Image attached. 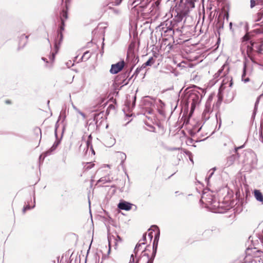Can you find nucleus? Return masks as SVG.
Segmentation results:
<instances>
[{
  "instance_id": "f257e3e1",
  "label": "nucleus",
  "mask_w": 263,
  "mask_h": 263,
  "mask_svg": "<svg viewBox=\"0 0 263 263\" xmlns=\"http://www.w3.org/2000/svg\"><path fill=\"white\" fill-rule=\"evenodd\" d=\"M142 254L141 258L136 260H135V254H132L129 263H139L142 260H144L146 263H153V259L149 258V255L144 251H142Z\"/></svg>"
},
{
  "instance_id": "f03ea898",
  "label": "nucleus",
  "mask_w": 263,
  "mask_h": 263,
  "mask_svg": "<svg viewBox=\"0 0 263 263\" xmlns=\"http://www.w3.org/2000/svg\"><path fill=\"white\" fill-rule=\"evenodd\" d=\"M124 65L125 63L124 61H121L115 64H112L111 66V68L109 71L112 74H116L122 70L124 66Z\"/></svg>"
},
{
  "instance_id": "7ed1b4c3",
  "label": "nucleus",
  "mask_w": 263,
  "mask_h": 263,
  "mask_svg": "<svg viewBox=\"0 0 263 263\" xmlns=\"http://www.w3.org/2000/svg\"><path fill=\"white\" fill-rule=\"evenodd\" d=\"M229 79L226 78L224 80H223V82L219 87L218 96L219 97V100H220L222 99V96L223 93V90L227 87L225 85L229 82Z\"/></svg>"
},
{
  "instance_id": "20e7f679",
  "label": "nucleus",
  "mask_w": 263,
  "mask_h": 263,
  "mask_svg": "<svg viewBox=\"0 0 263 263\" xmlns=\"http://www.w3.org/2000/svg\"><path fill=\"white\" fill-rule=\"evenodd\" d=\"M167 24H165V27L164 26V24H162V33L163 32L164 33H166L167 35L172 36L174 34V31L173 30L172 27L170 25L168 27H167Z\"/></svg>"
},
{
  "instance_id": "39448f33",
  "label": "nucleus",
  "mask_w": 263,
  "mask_h": 263,
  "mask_svg": "<svg viewBox=\"0 0 263 263\" xmlns=\"http://www.w3.org/2000/svg\"><path fill=\"white\" fill-rule=\"evenodd\" d=\"M118 208L121 210L128 211L132 208V204L126 201L121 202L118 204Z\"/></svg>"
},
{
  "instance_id": "423d86ee",
  "label": "nucleus",
  "mask_w": 263,
  "mask_h": 263,
  "mask_svg": "<svg viewBox=\"0 0 263 263\" xmlns=\"http://www.w3.org/2000/svg\"><path fill=\"white\" fill-rule=\"evenodd\" d=\"M59 144V141H55L52 146H51V147L48 151H47L44 154H43L44 155V158L50 155L51 153L57 148Z\"/></svg>"
},
{
  "instance_id": "0eeeda50",
  "label": "nucleus",
  "mask_w": 263,
  "mask_h": 263,
  "mask_svg": "<svg viewBox=\"0 0 263 263\" xmlns=\"http://www.w3.org/2000/svg\"><path fill=\"white\" fill-rule=\"evenodd\" d=\"M236 156L235 155H232L227 158V161L225 164L226 167L232 165L236 160Z\"/></svg>"
},
{
  "instance_id": "6e6552de",
  "label": "nucleus",
  "mask_w": 263,
  "mask_h": 263,
  "mask_svg": "<svg viewBox=\"0 0 263 263\" xmlns=\"http://www.w3.org/2000/svg\"><path fill=\"white\" fill-rule=\"evenodd\" d=\"M254 196L257 200L260 202H263L262 194L259 190L254 191Z\"/></svg>"
},
{
  "instance_id": "1a4fd4ad",
  "label": "nucleus",
  "mask_w": 263,
  "mask_h": 263,
  "mask_svg": "<svg viewBox=\"0 0 263 263\" xmlns=\"http://www.w3.org/2000/svg\"><path fill=\"white\" fill-rule=\"evenodd\" d=\"M211 111L210 105L208 103H206L205 108L202 113V116L206 118H209L208 115Z\"/></svg>"
},
{
  "instance_id": "9d476101",
  "label": "nucleus",
  "mask_w": 263,
  "mask_h": 263,
  "mask_svg": "<svg viewBox=\"0 0 263 263\" xmlns=\"http://www.w3.org/2000/svg\"><path fill=\"white\" fill-rule=\"evenodd\" d=\"M144 244V242H139L138 244H137L134 251V252L135 254V257H136L139 251L142 250V245Z\"/></svg>"
},
{
  "instance_id": "9b49d317",
  "label": "nucleus",
  "mask_w": 263,
  "mask_h": 263,
  "mask_svg": "<svg viewBox=\"0 0 263 263\" xmlns=\"http://www.w3.org/2000/svg\"><path fill=\"white\" fill-rule=\"evenodd\" d=\"M155 62V60L153 57L150 58L142 66V68H145L147 66H151Z\"/></svg>"
},
{
  "instance_id": "f8f14e48",
  "label": "nucleus",
  "mask_w": 263,
  "mask_h": 263,
  "mask_svg": "<svg viewBox=\"0 0 263 263\" xmlns=\"http://www.w3.org/2000/svg\"><path fill=\"white\" fill-rule=\"evenodd\" d=\"M152 228H154V229H153L154 231H155V230H157V232L155 234L154 240H155L156 242L158 243L159 238V235H160V232H159V230H158V228L156 226H154L152 227Z\"/></svg>"
},
{
  "instance_id": "ddd939ff",
  "label": "nucleus",
  "mask_w": 263,
  "mask_h": 263,
  "mask_svg": "<svg viewBox=\"0 0 263 263\" xmlns=\"http://www.w3.org/2000/svg\"><path fill=\"white\" fill-rule=\"evenodd\" d=\"M56 53H57V52L55 53H52V55L49 57V62H50V65H47L46 67L51 68L52 66V64L54 61L55 54Z\"/></svg>"
},
{
  "instance_id": "4468645a",
  "label": "nucleus",
  "mask_w": 263,
  "mask_h": 263,
  "mask_svg": "<svg viewBox=\"0 0 263 263\" xmlns=\"http://www.w3.org/2000/svg\"><path fill=\"white\" fill-rule=\"evenodd\" d=\"M246 64H244L243 68V73L242 74V80L244 81L245 83H247L249 81V79L248 78L244 79V77L246 76Z\"/></svg>"
},
{
  "instance_id": "2eb2a0df",
  "label": "nucleus",
  "mask_w": 263,
  "mask_h": 263,
  "mask_svg": "<svg viewBox=\"0 0 263 263\" xmlns=\"http://www.w3.org/2000/svg\"><path fill=\"white\" fill-rule=\"evenodd\" d=\"M111 180L109 179V178L108 177H102L100 178L97 182V183H102L103 184H105L106 182H110Z\"/></svg>"
},
{
  "instance_id": "dca6fc26",
  "label": "nucleus",
  "mask_w": 263,
  "mask_h": 263,
  "mask_svg": "<svg viewBox=\"0 0 263 263\" xmlns=\"http://www.w3.org/2000/svg\"><path fill=\"white\" fill-rule=\"evenodd\" d=\"M72 106L73 109L82 117L83 119H85V115L83 112L81 111L73 103H72Z\"/></svg>"
},
{
  "instance_id": "f3484780",
  "label": "nucleus",
  "mask_w": 263,
  "mask_h": 263,
  "mask_svg": "<svg viewBox=\"0 0 263 263\" xmlns=\"http://www.w3.org/2000/svg\"><path fill=\"white\" fill-rule=\"evenodd\" d=\"M158 243L156 242L155 240H154L153 247V252L152 257H151L153 259H154V258L155 257L156 253V251H157V246H158Z\"/></svg>"
},
{
  "instance_id": "a211bd4d",
  "label": "nucleus",
  "mask_w": 263,
  "mask_h": 263,
  "mask_svg": "<svg viewBox=\"0 0 263 263\" xmlns=\"http://www.w3.org/2000/svg\"><path fill=\"white\" fill-rule=\"evenodd\" d=\"M94 164L91 162H87L84 165V169L85 170H88L93 167Z\"/></svg>"
},
{
  "instance_id": "6ab92c4d",
  "label": "nucleus",
  "mask_w": 263,
  "mask_h": 263,
  "mask_svg": "<svg viewBox=\"0 0 263 263\" xmlns=\"http://www.w3.org/2000/svg\"><path fill=\"white\" fill-rule=\"evenodd\" d=\"M35 207V198H34V204L31 207L29 205H27L25 206L23 210V212L25 213L27 210L33 209Z\"/></svg>"
},
{
  "instance_id": "aec40b11",
  "label": "nucleus",
  "mask_w": 263,
  "mask_h": 263,
  "mask_svg": "<svg viewBox=\"0 0 263 263\" xmlns=\"http://www.w3.org/2000/svg\"><path fill=\"white\" fill-rule=\"evenodd\" d=\"M224 67V65H223L222 67L220 69L218 70L217 72L215 74V75H214L215 78H217L220 76V75L221 74V73L222 72V71L223 70Z\"/></svg>"
},
{
  "instance_id": "412c9836",
  "label": "nucleus",
  "mask_w": 263,
  "mask_h": 263,
  "mask_svg": "<svg viewBox=\"0 0 263 263\" xmlns=\"http://www.w3.org/2000/svg\"><path fill=\"white\" fill-rule=\"evenodd\" d=\"M90 54L89 51H86L84 53L82 59H85V60H88L90 57Z\"/></svg>"
},
{
  "instance_id": "4be33fe9",
  "label": "nucleus",
  "mask_w": 263,
  "mask_h": 263,
  "mask_svg": "<svg viewBox=\"0 0 263 263\" xmlns=\"http://www.w3.org/2000/svg\"><path fill=\"white\" fill-rule=\"evenodd\" d=\"M215 169H216L215 168H214L213 170H211L209 171V176H208V178H206V180H207L208 182H209V180L210 178L214 174V171L215 170Z\"/></svg>"
},
{
  "instance_id": "5701e85b",
  "label": "nucleus",
  "mask_w": 263,
  "mask_h": 263,
  "mask_svg": "<svg viewBox=\"0 0 263 263\" xmlns=\"http://www.w3.org/2000/svg\"><path fill=\"white\" fill-rule=\"evenodd\" d=\"M67 18V12L65 10H63V12H62V13L61 14V20H62V19L64 20H66Z\"/></svg>"
},
{
  "instance_id": "b1692460",
  "label": "nucleus",
  "mask_w": 263,
  "mask_h": 263,
  "mask_svg": "<svg viewBox=\"0 0 263 263\" xmlns=\"http://www.w3.org/2000/svg\"><path fill=\"white\" fill-rule=\"evenodd\" d=\"M64 20L62 19V22H61V25L60 27V32H62V31H63L64 30Z\"/></svg>"
},
{
  "instance_id": "393cba45",
  "label": "nucleus",
  "mask_w": 263,
  "mask_h": 263,
  "mask_svg": "<svg viewBox=\"0 0 263 263\" xmlns=\"http://www.w3.org/2000/svg\"><path fill=\"white\" fill-rule=\"evenodd\" d=\"M109 140L110 141V142L109 144V145H114L115 144V139H114L113 138L110 137L109 138Z\"/></svg>"
},
{
  "instance_id": "a878e982",
  "label": "nucleus",
  "mask_w": 263,
  "mask_h": 263,
  "mask_svg": "<svg viewBox=\"0 0 263 263\" xmlns=\"http://www.w3.org/2000/svg\"><path fill=\"white\" fill-rule=\"evenodd\" d=\"M87 145L88 148L89 146H90V148H91V149L92 150V153L95 154V151H94V150L92 149V145L90 144V142H89L88 141H87Z\"/></svg>"
},
{
  "instance_id": "bb28decb",
  "label": "nucleus",
  "mask_w": 263,
  "mask_h": 263,
  "mask_svg": "<svg viewBox=\"0 0 263 263\" xmlns=\"http://www.w3.org/2000/svg\"><path fill=\"white\" fill-rule=\"evenodd\" d=\"M140 0H135L133 2V4L132 5H134V7L138 5L140 3H139V1H140Z\"/></svg>"
},
{
  "instance_id": "cd10ccee",
  "label": "nucleus",
  "mask_w": 263,
  "mask_h": 263,
  "mask_svg": "<svg viewBox=\"0 0 263 263\" xmlns=\"http://www.w3.org/2000/svg\"><path fill=\"white\" fill-rule=\"evenodd\" d=\"M146 234H144L143 235L142 239L139 241V242H144V241L146 240Z\"/></svg>"
},
{
  "instance_id": "c85d7f7f",
  "label": "nucleus",
  "mask_w": 263,
  "mask_h": 263,
  "mask_svg": "<svg viewBox=\"0 0 263 263\" xmlns=\"http://www.w3.org/2000/svg\"><path fill=\"white\" fill-rule=\"evenodd\" d=\"M42 60L46 63V66L47 65H50V62L48 61L47 59L46 58L43 57V58H42Z\"/></svg>"
},
{
  "instance_id": "c756f323",
  "label": "nucleus",
  "mask_w": 263,
  "mask_h": 263,
  "mask_svg": "<svg viewBox=\"0 0 263 263\" xmlns=\"http://www.w3.org/2000/svg\"><path fill=\"white\" fill-rule=\"evenodd\" d=\"M42 60L46 63V66L47 65H50V62L48 61L47 59L46 58L43 57V58H42Z\"/></svg>"
},
{
  "instance_id": "7c9ffc66",
  "label": "nucleus",
  "mask_w": 263,
  "mask_h": 263,
  "mask_svg": "<svg viewBox=\"0 0 263 263\" xmlns=\"http://www.w3.org/2000/svg\"><path fill=\"white\" fill-rule=\"evenodd\" d=\"M250 3V6L251 8H253L255 6V1L254 0H251Z\"/></svg>"
},
{
  "instance_id": "2f4dec72",
  "label": "nucleus",
  "mask_w": 263,
  "mask_h": 263,
  "mask_svg": "<svg viewBox=\"0 0 263 263\" xmlns=\"http://www.w3.org/2000/svg\"><path fill=\"white\" fill-rule=\"evenodd\" d=\"M244 147V145H242L241 146H239V147H235V153H237V151L239 149H240V148H242Z\"/></svg>"
},
{
  "instance_id": "473e14b6",
  "label": "nucleus",
  "mask_w": 263,
  "mask_h": 263,
  "mask_svg": "<svg viewBox=\"0 0 263 263\" xmlns=\"http://www.w3.org/2000/svg\"><path fill=\"white\" fill-rule=\"evenodd\" d=\"M223 27V23H220V22H219V25H218V28H219V29H222Z\"/></svg>"
},
{
  "instance_id": "72a5a7b5",
  "label": "nucleus",
  "mask_w": 263,
  "mask_h": 263,
  "mask_svg": "<svg viewBox=\"0 0 263 263\" xmlns=\"http://www.w3.org/2000/svg\"><path fill=\"white\" fill-rule=\"evenodd\" d=\"M232 84H233V83H232V79H231V80H230V83L228 84V85H229V86H228V87H229V88L231 87H232ZM229 89L230 90V88L228 89V90H229Z\"/></svg>"
},
{
  "instance_id": "f704fd0d",
  "label": "nucleus",
  "mask_w": 263,
  "mask_h": 263,
  "mask_svg": "<svg viewBox=\"0 0 263 263\" xmlns=\"http://www.w3.org/2000/svg\"><path fill=\"white\" fill-rule=\"evenodd\" d=\"M148 236L149 237L150 240H151L153 238V233L152 232H150L148 234Z\"/></svg>"
},
{
  "instance_id": "c9c22d12",
  "label": "nucleus",
  "mask_w": 263,
  "mask_h": 263,
  "mask_svg": "<svg viewBox=\"0 0 263 263\" xmlns=\"http://www.w3.org/2000/svg\"><path fill=\"white\" fill-rule=\"evenodd\" d=\"M233 99V96L232 95L231 97H230L229 98H228L227 101L228 102H231L232 100Z\"/></svg>"
},
{
  "instance_id": "e433bc0d",
  "label": "nucleus",
  "mask_w": 263,
  "mask_h": 263,
  "mask_svg": "<svg viewBox=\"0 0 263 263\" xmlns=\"http://www.w3.org/2000/svg\"><path fill=\"white\" fill-rule=\"evenodd\" d=\"M58 35H60V41H61L63 39V34H62V32H59Z\"/></svg>"
},
{
  "instance_id": "4c0bfd02",
  "label": "nucleus",
  "mask_w": 263,
  "mask_h": 263,
  "mask_svg": "<svg viewBox=\"0 0 263 263\" xmlns=\"http://www.w3.org/2000/svg\"><path fill=\"white\" fill-rule=\"evenodd\" d=\"M136 96H135L134 97H133V106H134L135 105V102H136Z\"/></svg>"
},
{
  "instance_id": "58836bf2",
  "label": "nucleus",
  "mask_w": 263,
  "mask_h": 263,
  "mask_svg": "<svg viewBox=\"0 0 263 263\" xmlns=\"http://www.w3.org/2000/svg\"><path fill=\"white\" fill-rule=\"evenodd\" d=\"M35 130L36 132H39V133L41 134V129H40V128H37H37H36L35 129Z\"/></svg>"
},
{
  "instance_id": "ea45409f",
  "label": "nucleus",
  "mask_w": 263,
  "mask_h": 263,
  "mask_svg": "<svg viewBox=\"0 0 263 263\" xmlns=\"http://www.w3.org/2000/svg\"><path fill=\"white\" fill-rule=\"evenodd\" d=\"M252 50V48L251 47H250V48H248V49H247V53L249 54L250 52H251Z\"/></svg>"
},
{
  "instance_id": "a19ab883",
  "label": "nucleus",
  "mask_w": 263,
  "mask_h": 263,
  "mask_svg": "<svg viewBox=\"0 0 263 263\" xmlns=\"http://www.w3.org/2000/svg\"><path fill=\"white\" fill-rule=\"evenodd\" d=\"M204 195H205V194H204V193H203V195H202L201 199V200H200V201H202V200H203V199H204L205 198Z\"/></svg>"
},
{
  "instance_id": "79ce46f5",
  "label": "nucleus",
  "mask_w": 263,
  "mask_h": 263,
  "mask_svg": "<svg viewBox=\"0 0 263 263\" xmlns=\"http://www.w3.org/2000/svg\"><path fill=\"white\" fill-rule=\"evenodd\" d=\"M24 37L26 40H27V39H28V36H27V35H22V37Z\"/></svg>"
},
{
  "instance_id": "37998d69",
  "label": "nucleus",
  "mask_w": 263,
  "mask_h": 263,
  "mask_svg": "<svg viewBox=\"0 0 263 263\" xmlns=\"http://www.w3.org/2000/svg\"><path fill=\"white\" fill-rule=\"evenodd\" d=\"M229 26H230V29L231 30H232V23H230V24H229Z\"/></svg>"
},
{
  "instance_id": "c03bdc74",
  "label": "nucleus",
  "mask_w": 263,
  "mask_h": 263,
  "mask_svg": "<svg viewBox=\"0 0 263 263\" xmlns=\"http://www.w3.org/2000/svg\"><path fill=\"white\" fill-rule=\"evenodd\" d=\"M243 39H244L245 40H248V37L247 35H245V36L243 37Z\"/></svg>"
},
{
  "instance_id": "a18cd8bd",
  "label": "nucleus",
  "mask_w": 263,
  "mask_h": 263,
  "mask_svg": "<svg viewBox=\"0 0 263 263\" xmlns=\"http://www.w3.org/2000/svg\"><path fill=\"white\" fill-rule=\"evenodd\" d=\"M258 102H259V100L258 99L256 100V102H255V106L257 105V104L258 103Z\"/></svg>"
},
{
  "instance_id": "49530a36",
  "label": "nucleus",
  "mask_w": 263,
  "mask_h": 263,
  "mask_svg": "<svg viewBox=\"0 0 263 263\" xmlns=\"http://www.w3.org/2000/svg\"><path fill=\"white\" fill-rule=\"evenodd\" d=\"M65 2L66 5H67V3H69V0H65Z\"/></svg>"
},
{
  "instance_id": "de8ad7c7",
  "label": "nucleus",
  "mask_w": 263,
  "mask_h": 263,
  "mask_svg": "<svg viewBox=\"0 0 263 263\" xmlns=\"http://www.w3.org/2000/svg\"><path fill=\"white\" fill-rule=\"evenodd\" d=\"M190 160H191V161H192V162H193L192 158H191V157H190Z\"/></svg>"
}]
</instances>
